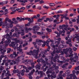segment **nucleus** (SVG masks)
<instances>
[{"mask_svg":"<svg viewBox=\"0 0 79 79\" xmlns=\"http://www.w3.org/2000/svg\"><path fill=\"white\" fill-rule=\"evenodd\" d=\"M31 30H32V28H27V27H25L24 29H23L22 28L19 29H18V34H21V35H24V32L25 31L26 33H27L28 31H31Z\"/></svg>","mask_w":79,"mask_h":79,"instance_id":"obj_1","label":"nucleus"},{"mask_svg":"<svg viewBox=\"0 0 79 79\" xmlns=\"http://www.w3.org/2000/svg\"><path fill=\"white\" fill-rule=\"evenodd\" d=\"M69 56H71L70 58V60L72 62H77L78 61V58L79 57L77 56H75L73 57V54L71 53L69 55Z\"/></svg>","mask_w":79,"mask_h":79,"instance_id":"obj_2","label":"nucleus"},{"mask_svg":"<svg viewBox=\"0 0 79 79\" xmlns=\"http://www.w3.org/2000/svg\"><path fill=\"white\" fill-rule=\"evenodd\" d=\"M3 37H4V38L7 39L8 41H6L5 42V43L6 44H7V45H8L9 43L11 42V40H10L11 38H8V37H10L9 36V34L8 33L6 34V35L3 36Z\"/></svg>","mask_w":79,"mask_h":79,"instance_id":"obj_3","label":"nucleus"},{"mask_svg":"<svg viewBox=\"0 0 79 79\" xmlns=\"http://www.w3.org/2000/svg\"><path fill=\"white\" fill-rule=\"evenodd\" d=\"M39 49L37 51L35 50H34L33 52L31 51L30 52H27V55H38V52H39Z\"/></svg>","mask_w":79,"mask_h":79,"instance_id":"obj_4","label":"nucleus"},{"mask_svg":"<svg viewBox=\"0 0 79 79\" xmlns=\"http://www.w3.org/2000/svg\"><path fill=\"white\" fill-rule=\"evenodd\" d=\"M54 68H55V65H53L52 68H50V69H48V71L46 72V74H48L50 73H52V74H55V72L51 71L52 70H54V69H55Z\"/></svg>","mask_w":79,"mask_h":79,"instance_id":"obj_5","label":"nucleus"},{"mask_svg":"<svg viewBox=\"0 0 79 79\" xmlns=\"http://www.w3.org/2000/svg\"><path fill=\"white\" fill-rule=\"evenodd\" d=\"M11 61H12V62H10ZM19 61V59L15 61L14 60H9L8 61V63H10V65H13L14 64H16V63H18Z\"/></svg>","mask_w":79,"mask_h":79,"instance_id":"obj_6","label":"nucleus"},{"mask_svg":"<svg viewBox=\"0 0 79 79\" xmlns=\"http://www.w3.org/2000/svg\"><path fill=\"white\" fill-rule=\"evenodd\" d=\"M2 46H0V53L1 52L2 55H4L5 52H6V50L5 49L3 50L2 49Z\"/></svg>","mask_w":79,"mask_h":79,"instance_id":"obj_7","label":"nucleus"},{"mask_svg":"<svg viewBox=\"0 0 79 79\" xmlns=\"http://www.w3.org/2000/svg\"><path fill=\"white\" fill-rule=\"evenodd\" d=\"M34 33L35 34H38V35H44L45 34V33H44L43 32L40 33V32H36V31H33Z\"/></svg>","mask_w":79,"mask_h":79,"instance_id":"obj_8","label":"nucleus"},{"mask_svg":"<svg viewBox=\"0 0 79 79\" xmlns=\"http://www.w3.org/2000/svg\"><path fill=\"white\" fill-rule=\"evenodd\" d=\"M40 25L37 26H35L33 27V29L34 32H35V31H37V30H39V29H40V27H38V26H40Z\"/></svg>","mask_w":79,"mask_h":79,"instance_id":"obj_9","label":"nucleus"},{"mask_svg":"<svg viewBox=\"0 0 79 79\" xmlns=\"http://www.w3.org/2000/svg\"><path fill=\"white\" fill-rule=\"evenodd\" d=\"M8 25H4V26H7L8 27H7V28H9V27H13V24H14V22L13 21H11L10 23V24L8 23Z\"/></svg>","mask_w":79,"mask_h":79,"instance_id":"obj_10","label":"nucleus"},{"mask_svg":"<svg viewBox=\"0 0 79 79\" xmlns=\"http://www.w3.org/2000/svg\"><path fill=\"white\" fill-rule=\"evenodd\" d=\"M8 2V1H3L0 2V5H5V4H7Z\"/></svg>","mask_w":79,"mask_h":79,"instance_id":"obj_11","label":"nucleus"},{"mask_svg":"<svg viewBox=\"0 0 79 79\" xmlns=\"http://www.w3.org/2000/svg\"><path fill=\"white\" fill-rule=\"evenodd\" d=\"M9 19V18L8 17H6V18L5 21V23L4 25H2V26H7L8 25V24L7 23V21Z\"/></svg>","mask_w":79,"mask_h":79,"instance_id":"obj_12","label":"nucleus"},{"mask_svg":"<svg viewBox=\"0 0 79 79\" xmlns=\"http://www.w3.org/2000/svg\"><path fill=\"white\" fill-rule=\"evenodd\" d=\"M5 65L6 66V71H8V69L10 68V65L8 64V63H5Z\"/></svg>","mask_w":79,"mask_h":79,"instance_id":"obj_13","label":"nucleus"},{"mask_svg":"<svg viewBox=\"0 0 79 79\" xmlns=\"http://www.w3.org/2000/svg\"><path fill=\"white\" fill-rule=\"evenodd\" d=\"M75 69L76 70H77V71L76 72V74L77 75L79 73V66H78L77 67H75Z\"/></svg>","mask_w":79,"mask_h":79,"instance_id":"obj_14","label":"nucleus"},{"mask_svg":"<svg viewBox=\"0 0 79 79\" xmlns=\"http://www.w3.org/2000/svg\"><path fill=\"white\" fill-rule=\"evenodd\" d=\"M14 55L15 57L18 56V54H16V52H14L13 54H11L10 55V57H14Z\"/></svg>","mask_w":79,"mask_h":79,"instance_id":"obj_15","label":"nucleus"},{"mask_svg":"<svg viewBox=\"0 0 79 79\" xmlns=\"http://www.w3.org/2000/svg\"><path fill=\"white\" fill-rule=\"evenodd\" d=\"M15 41L17 43H18V42H19L20 44H22L23 43V41H19V40H17L16 38L15 39Z\"/></svg>","mask_w":79,"mask_h":79,"instance_id":"obj_16","label":"nucleus"},{"mask_svg":"<svg viewBox=\"0 0 79 79\" xmlns=\"http://www.w3.org/2000/svg\"><path fill=\"white\" fill-rule=\"evenodd\" d=\"M15 8H16V6L14 7H11L10 8V9L12 10V11H13V12H16V10L15 9Z\"/></svg>","mask_w":79,"mask_h":79,"instance_id":"obj_17","label":"nucleus"},{"mask_svg":"<svg viewBox=\"0 0 79 79\" xmlns=\"http://www.w3.org/2000/svg\"><path fill=\"white\" fill-rule=\"evenodd\" d=\"M34 18H35V19H36V18H37V16L35 15L33 16V17H32L31 18V23H33V22H34V20H33V19Z\"/></svg>","mask_w":79,"mask_h":79,"instance_id":"obj_18","label":"nucleus"},{"mask_svg":"<svg viewBox=\"0 0 79 79\" xmlns=\"http://www.w3.org/2000/svg\"><path fill=\"white\" fill-rule=\"evenodd\" d=\"M37 42H38V43H41V42H44V44L45 43V42L44 40H38Z\"/></svg>","mask_w":79,"mask_h":79,"instance_id":"obj_19","label":"nucleus"},{"mask_svg":"<svg viewBox=\"0 0 79 79\" xmlns=\"http://www.w3.org/2000/svg\"><path fill=\"white\" fill-rule=\"evenodd\" d=\"M25 72V70L24 69H23L21 71V74L22 75V76H24V73Z\"/></svg>","mask_w":79,"mask_h":79,"instance_id":"obj_20","label":"nucleus"},{"mask_svg":"<svg viewBox=\"0 0 79 79\" xmlns=\"http://www.w3.org/2000/svg\"><path fill=\"white\" fill-rule=\"evenodd\" d=\"M44 17H43L41 19H39L37 21L38 22H41V21H42V20H43V19H44Z\"/></svg>","mask_w":79,"mask_h":79,"instance_id":"obj_21","label":"nucleus"},{"mask_svg":"<svg viewBox=\"0 0 79 79\" xmlns=\"http://www.w3.org/2000/svg\"><path fill=\"white\" fill-rule=\"evenodd\" d=\"M37 42H36V43L35 42L33 43V44H34V47H35V48H36L37 47Z\"/></svg>","mask_w":79,"mask_h":79,"instance_id":"obj_22","label":"nucleus"},{"mask_svg":"<svg viewBox=\"0 0 79 79\" xmlns=\"http://www.w3.org/2000/svg\"><path fill=\"white\" fill-rule=\"evenodd\" d=\"M16 19L19 21H21V17L19 18V17H17L16 18Z\"/></svg>","mask_w":79,"mask_h":79,"instance_id":"obj_23","label":"nucleus"},{"mask_svg":"<svg viewBox=\"0 0 79 79\" xmlns=\"http://www.w3.org/2000/svg\"><path fill=\"white\" fill-rule=\"evenodd\" d=\"M49 6H55V4L53 3H50L49 4Z\"/></svg>","mask_w":79,"mask_h":79,"instance_id":"obj_24","label":"nucleus"},{"mask_svg":"<svg viewBox=\"0 0 79 79\" xmlns=\"http://www.w3.org/2000/svg\"><path fill=\"white\" fill-rule=\"evenodd\" d=\"M54 33H55V34H57V37H60V34L58 33V31H55Z\"/></svg>","mask_w":79,"mask_h":79,"instance_id":"obj_25","label":"nucleus"},{"mask_svg":"<svg viewBox=\"0 0 79 79\" xmlns=\"http://www.w3.org/2000/svg\"><path fill=\"white\" fill-rule=\"evenodd\" d=\"M34 72H35V70H34V69H33L32 70V72H31V73H29L28 74L29 76H31V74H32L33 73H34Z\"/></svg>","mask_w":79,"mask_h":79,"instance_id":"obj_26","label":"nucleus"},{"mask_svg":"<svg viewBox=\"0 0 79 79\" xmlns=\"http://www.w3.org/2000/svg\"><path fill=\"white\" fill-rule=\"evenodd\" d=\"M65 31L63 30V31H62L61 30H60L59 31V33H60V34H62V33H65Z\"/></svg>","mask_w":79,"mask_h":79,"instance_id":"obj_27","label":"nucleus"},{"mask_svg":"<svg viewBox=\"0 0 79 79\" xmlns=\"http://www.w3.org/2000/svg\"><path fill=\"white\" fill-rule=\"evenodd\" d=\"M17 49L20 52H22L23 51V49H22L20 48H18Z\"/></svg>","mask_w":79,"mask_h":79,"instance_id":"obj_28","label":"nucleus"},{"mask_svg":"<svg viewBox=\"0 0 79 79\" xmlns=\"http://www.w3.org/2000/svg\"><path fill=\"white\" fill-rule=\"evenodd\" d=\"M47 31L48 32H52V30L49 29L48 28L46 29Z\"/></svg>","mask_w":79,"mask_h":79,"instance_id":"obj_29","label":"nucleus"},{"mask_svg":"<svg viewBox=\"0 0 79 79\" xmlns=\"http://www.w3.org/2000/svg\"><path fill=\"white\" fill-rule=\"evenodd\" d=\"M44 1L43 0H41L40 1V4H42V3H44Z\"/></svg>","mask_w":79,"mask_h":79,"instance_id":"obj_30","label":"nucleus"},{"mask_svg":"<svg viewBox=\"0 0 79 79\" xmlns=\"http://www.w3.org/2000/svg\"><path fill=\"white\" fill-rule=\"evenodd\" d=\"M51 47H52L53 48H55L56 47L55 45H54V44H53V43L51 44Z\"/></svg>","mask_w":79,"mask_h":79,"instance_id":"obj_31","label":"nucleus"},{"mask_svg":"<svg viewBox=\"0 0 79 79\" xmlns=\"http://www.w3.org/2000/svg\"><path fill=\"white\" fill-rule=\"evenodd\" d=\"M70 42H71V39H69V41H67L66 43L67 44H69Z\"/></svg>","mask_w":79,"mask_h":79,"instance_id":"obj_32","label":"nucleus"},{"mask_svg":"<svg viewBox=\"0 0 79 79\" xmlns=\"http://www.w3.org/2000/svg\"><path fill=\"white\" fill-rule=\"evenodd\" d=\"M13 36L14 37H15V36H16L17 37H19V35H16V33H14L13 34Z\"/></svg>","mask_w":79,"mask_h":79,"instance_id":"obj_33","label":"nucleus"},{"mask_svg":"<svg viewBox=\"0 0 79 79\" xmlns=\"http://www.w3.org/2000/svg\"><path fill=\"white\" fill-rule=\"evenodd\" d=\"M72 19H69V21H70L69 22V24H73V22H71V21H72Z\"/></svg>","mask_w":79,"mask_h":79,"instance_id":"obj_34","label":"nucleus"},{"mask_svg":"<svg viewBox=\"0 0 79 79\" xmlns=\"http://www.w3.org/2000/svg\"><path fill=\"white\" fill-rule=\"evenodd\" d=\"M59 17H60V15H56V19H59Z\"/></svg>","mask_w":79,"mask_h":79,"instance_id":"obj_35","label":"nucleus"},{"mask_svg":"<svg viewBox=\"0 0 79 79\" xmlns=\"http://www.w3.org/2000/svg\"><path fill=\"white\" fill-rule=\"evenodd\" d=\"M43 71L38 72V74H42Z\"/></svg>","mask_w":79,"mask_h":79,"instance_id":"obj_36","label":"nucleus"},{"mask_svg":"<svg viewBox=\"0 0 79 79\" xmlns=\"http://www.w3.org/2000/svg\"><path fill=\"white\" fill-rule=\"evenodd\" d=\"M4 57V56L3 55H1V57H0V60H2V58Z\"/></svg>","mask_w":79,"mask_h":79,"instance_id":"obj_37","label":"nucleus"},{"mask_svg":"<svg viewBox=\"0 0 79 79\" xmlns=\"http://www.w3.org/2000/svg\"><path fill=\"white\" fill-rule=\"evenodd\" d=\"M50 40H51L50 39H48V40L46 42L47 44V43H48H48H49V42H50Z\"/></svg>","mask_w":79,"mask_h":79,"instance_id":"obj_38","label":"nucleus"},{"mask_svg":"<svg viewBox=\"0 0 79 79\" xmlns=\"http://www.w3.org/2000/svg\"><path fill=\"white\" fill-rule=\"evenodd\" d=\"M28 43H26L25 44H23V47H25L26 45H27Z\"/></svg>","mask_w":79,"mask_h":79,"instance_id":"obj_39","label":"nucleus"},{"mask_svg":"<svg viewBox=\"0 0 79 79\" xmlns=\"http://www.w3.org/2000/svg\"><path fill=\"white\" fill-rule=\"evenodd\" d=\"M55 52H56V53H60V52H61V50H59L58 51L57 50V51H55Z\"/></svg>","mask_w":79,"mask_h":79,"instance_id":"obj_40","label":"nucleus"},{"mask_svg":"<svg viewBox=\"0 0 79 79\" xmlns=\"http://www.w3.org/2000/svg\"><path fill=\"white\" fill-rule=\"evenodd\" d=\"M76 18H74V19H72V21L73 22H76V19H76Z\"/></svg>","mask_w":79,"mask_h":79,"instance_id":"obj_41","label":"nucleus"},{"mask_svg":"<svg viewBox=\"0 0 79 79\" xmlns=\"http://www.w3.org/2000/svg\"><path fill=\"white\" fill-rule=\"evenodd\" d=\"M14 0H12L11 2L10 3L12 4L13 3H15V1Z\"/></svg>","mask_w":79,"mask_h":79,"instance_id":"obj_42","label":"nucleus"},{"mask_svg":"<svg viewBox=\"0 0 79 79\" xmlns=\"http://www.w3.org/2000/svg\"><path fill=\"white\" fill-rule=\"evenodd\" d=\"M9 50H8L7 52V53H10V51H11V48H9Z\"/></svg>","mask_w":79,"mask_h":79,"instance_id":"obj_43","label":"nucleus"},{"mask_svg":"<svg viewBox=\"0 0 79 79\" xmlns=\"http://www.w3.org/2000/svg\"><path fill=\"white\" fill-rule=\"evenodd\" d=\"M74 31V28H72L71 30H70V32H72V31Z\"/></svg>","mask_w":79,"mask_h":79,"instance_id":"obj_44","label":"nucleus"},{"mask_svg":"<svg viewBox=\"0 0 79 79\" xmlns=\"http://www.w3.org/2000/svg\"><path fill=\"white\" fill-rule=\"evenodd\" d=\"M34 66H33V67H30L28 68V69H32V68H34Z\"/></svg>","mask_w":79,"mask_h":79,"instance_id":"obj_45","label":"nucleus"},{"mask_svg":"<svg viewBox=\"0 0 79 79\" xmlns=\"http://www.w3.org/2000/svg\"><path fill=\"white\" fill-rule=\"evenodd\" d=\"M52 9V10H56V9H57V8H55V7H54V8H51Z\"/></svg>","mask_w":79,"mask_h":79,"instance_id":"obj_46","label":"nucleus"},{"mask_svg":"<svg viewBox=\"0 0 79 79\" xmlns=\"http://www.w3.org/2000/svg\"><path fill=\"white\" fill-rule=\"evenodd\" d=\"M36 67H37V69H40V66L38 67V65H36Z\"/></svg>","mask_w":79,"mask_h":79,"instance_id":"obj_47","label":"nucleus"},{"mask_svg":"<svg viewBox=\"0 0 79 79\" xmlns=\"http://www.w3.org/2000/svg\"><path fill=\"white\" fill-rule=\"evenodd\" d=\"M59 28L63 30V27L62 26V25H60Z\"/></svg>","mask_w":79,"mask_h":79,"instance_id":"obj_48","label":"nucleus"},{"mask_svg":"<svg viewBox=\"0 0 79 79\" xmlns=\"http://www.w3.org/2000/svg\"><path fill=\"white\" fill-rule=\"evenodd\" d=\"M73 74H72V75H75V73H76V71L75 70L73 71Z\"/></svg>","mask_w":79,"mask_h":79,"instance_id":"obj_49","label":"nucleus"},{"mask_svg":"<svg viewBox=\"0 0 79 79\" xmlns=\"http://www.w3.org/2000/svg\"><path fill=\"white\" fill-rule=\"evenodd\" d=\"M31 6L30 5V6H26V8L27 9H29V8H30V7H31Z\"/></svg>","mask_w":79,"mask_h":79,"instance_id":"obj_50","label":"nucleus"},{"mask_svg":"<svg viewBox=\"0 0 79 79\" xmlns=\"http://www.w3.org/2000/svg\"><path fill=\"white\" fill-rule=\"evenodd\" d=\"M3 24V22H1V23H0V26H2Z\"/></svg>","mask_w":79,"mask_h":79,"instance_id":"obj_51","label":"nucleus"},{"mask_svg":"<svg viewBox=\"0 0 79 79\" xmlns=\"http://www.w3.org/2000/svg\"><path fill=\"white\" fill-rule=\"evenodd\" d=\"M44 8H46V9H48L49 7H47V6H43Z\"/></svg>","mask_w":79,"mask_h":79,"instance_id":"obj_52","label":"nucleus"},{"mask_svg":"<svg viewBox=\"0 0 79 79\" xmlns=\"http://www.w3.org/2000/svg\"><path fill=\"white\" fill-rule=\"evenodd\" d=\"M30 23H28L27 24H26L25 25V26H30Z\"/></svg>","mask_w":79,"mask_h":79,"instance_id":"obj_53","label":"nucleus"},{"mask_svg":"<svg viewBox=\"0 0 79 79\" xmlns=\"http://www.w3.org/2000/svg\"><path fill=\"white\" fill-rule=\"evenodd\" d=\"M2 10H5L6 9V6H4L2 8Z\"/></svg>","mask_w":79,"mask_h":79,"instance_id":"obj_54","label":"nucleus"},{"mask_svg":"<svg viewBox=\"0 0 79 79\" xmlns=\"http://www.w3.org/2000/svg\"><path fill=\"white\" fill-rule=\"evenodd\" d=\"M40 1V0H35V3H37V2H39Z\"/></svg>","mask_w":79,"mask_h":79,"instance_id":"obj_55","label":"nucleus"},{"mask_svg":"<svg viewBox=\"0 0 79 79\" xmlns=\"http://www.w3.org/2000/svg\"><path fill=\"white\" fill-rule=\"evenodd\" d=\"M20 9V10H25V7H21Z\"/></svg>","mask_w":79,"mask_h":79,"instance_id":"obj_56","label":"nucleus"},{"mask_svg":"<svg viewBox=\"0 0 79 79\" xmlns=\"http://www.w3.org/2000/svg\"><path fill=\"white\" fill-rule=\"evenodd\" d=\"M63 13V11H59L57 12V13Z\"/></svg>","mask_w":79,"mask_h":79,"instance_id":"obj_57","label":"nucleus"},{"mask_svg":"<svg viewBox=\"0 0 79 79\" xmlns=\"http://www.w3.org/2000/svg\"><path fill=\"white\" fill-rule=\"evenodd\" d=\"M38 9H39L40 10L42 9V7L40 6H39L38 7Z\"/></svg>","mask_w":79,"mask_h":79,"instance_id":"obj_58","label":"nucleus"},{"mask_svg":"<svg viewBox=\"0 0 79 79\" xmlns=\"http://www.w3.org/2000/svg\"><path fill=\"white\" fill-rule=\"evenodd\" d=\"M38 45H39V46H40V45H42V43H38Z\"/></svg>","mask_w":79,"mask_h":79,"instance_id":"obj_59","label":"nucleus"},{"mask_svg":"<svg viewBox=\"0 0 79 79\" xmlns=\"http://www.w3.org/2000/svg\"><path fill=\"white\" fill-rule=\"evenodd\" d=\"M73 50H74V51H76V50H77V48H73Z\"/></svg>","mask_w":79,"mask_h":79,"instance_id":"obj_60","label":"nucleus"},{"mask_svg":"<svg viewBox=\"0 0 79 79\" xmlns=\"http://www.w3.org/2000/svg\"><path fill=\"white\" fill-rule=\"evenodd\" d=\"M47 68H48V66H47L46 67V68H45L44 70V71H46V70H47Z\"/></svg>","mask_w":79,"mask_h":79,"instance_id":"obj_61","label":"nucleus"},{"mask_svg":"<svg viewBox=\"0 0 79 79\" xmlns=\"http://www.w3.org/2000/svg\"><path fill=\"white\" fill-rule=\"evenodd\" d=\"M24 2H23V3H26V2H27V0H24V1H23Z\"/></svg>","mask_w":79,"mask_h":79,"instance_id":"obj_62","label":"nucleus"},{"mask_svg":"<svg viewBox=\"0 0 79 79\" xmlns=\"http://www.w3.org/2000/svg\"><path fill=\"white\" fill-rule=\"evenodd\" d=\"M32 8H35V5H33L32 6Z\"/></svg>","mask_w":79,"mask_h":79,"instance_id":"obj_63","label":"nucleus"},{"mask_svg":"<svg viewBox=\"0 0 79 79\" xmlns=\"http://www.w3.org/2000/svg\"><path fill=\"white\" fill-rule=\"evenodd\" d=\"M77 23H79V19H77Z\"/></svg>","mask_w":79,"mask_h":79,"instance_id":"obj_64","label":"nucleus"}]
</instances>
